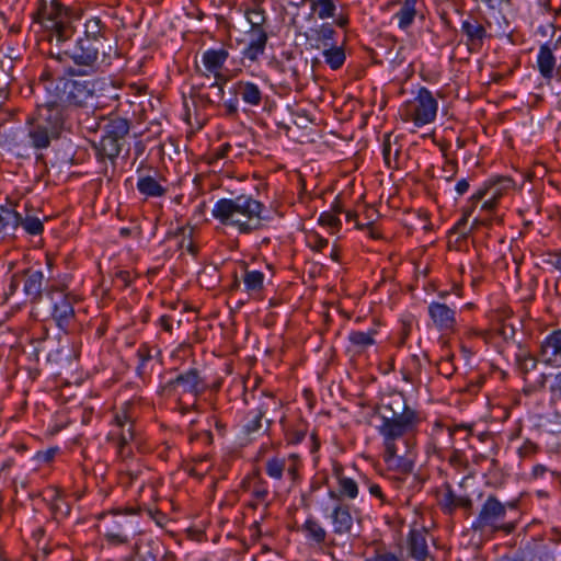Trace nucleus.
Wrapping results in <instances>:
<instances>
[{"instance_id":"obj_8","label":"nucleus","mask_w":561,"mask_h":561,"mask_svg":"<svg viewBox=\"0 0 561 561\" xmlns=\"http://www.w3.org/2000/svg\"><path fill=\"white\" fill-rule=\"evenodd\" d=\"M438 103L433 93L425 87H422L417 95L407 101L401 110V116L405 122H413L415 126L421 127L432 123L437 114Z\"/></svg>"},{"instance_id":"obj_1","label":"nucleus","mask_w":561,"mask_h":561,"mask_svg":"<svg viewBox=\"0 0 561 561\" xmlns=\"http://www.w3.org/2000/svg\"><path fill=\"white\" fill-rule=\"evenodd\" d=\"M375 414L380 419L377 426L382 437V459L390 470L402 474L413 471L414 462L408 455H399V442L405 448L410 446V438L414 435L423 421L421 411L410 407L403 393L388 396L375 408Z\"/></svg>"},{"instance_id":"obj_21","label":"nucleus","mask_w":561,"mask_h":561,"mask_svg":"<svg viewBox=\"0 0 561 561\" xmlns=\"http://www.w3.org/2000/svg\"><path fill=\"white\" fill-rule=\"evenodd\" d=\"M333 476L337 481V492L329 491V497L332 500H336L337 502L343 501L344 499L354 500L358 495V484L357 482L344 474V469L341 463L333 465Z\"/></svg>"},{"instance_id":"obj_31","label":"nucleus","mask_w":561,"mask_h":561,"mask_svg":"<svg viewBox=\"0 0 561 561\" xmlns=\"http://www.w3.org/2000/svg\"><path fill=\"white\" fill-rule=\"evenodd\" d=\"M106 24L99 16H92L84 23V34L80 39H88V43L94 44L101 48L106 42Z\"/></svg>"},{"instance_id":"obj_61","label":"nucleus","mask_w":561,"mask_h":561,"mask_svg":"<svg viewBox=\"0 0 561 561\" xmlns=\"http://www.w3.org/2000/svg\"><path fill=\"white\" fill-rule=\"evenodd\" d=\"M443 171L448 175L446 178L447 181H451L458 171V162L455 159L446 160Z\"/></svg>"},{"instance_id":"obj_55","label":"nucleus","mask_w":561,"mask_h":561,"mask_svg":"<svg viewBox=\"0 0 561 561\" xmlns=\"http://www.w3.org/2000/svg\"><path fill=\"white\" fill-rule=\"evenodd\" d=\"M134 276L130 271L119 270L114 275V283L122 288L128 287L133 283Z\"/></svg>"},{"instance_id":"obj_38","label":"nucleus","mask_w":561,"mask_h":561,"mask_svg":"<svg viewBox=\"0 0 561 561\" xmlns=\"http://www.w3.org/2000/svg\"><path fill=\"white\" fill-rule=\"evenodd\" d=\"M477 205H478L477 203H470L468 201L467 205L462 208V216H461V218L454 226L453 230L455 232L460 233L461 236L466 237L478 225H484V226L490 225V220L489 219L476 218L473 220V222H472V226L469 228V230L468 231L465 230L466 226H467V222H468V219L472 215V213L476 209Z\"/></svg>"},{"instance_id":"obj_23","label":"nucleus","mask_w":561,"mask_h":561,"mask_svg":"<svg viewBox=\"0 0 561 561\" xmlns=\"http://www.w3.org/2000/svg\"><path fill=\"white\" fill-rule=\"evenodd\" d=\"M409 557L415 561H426L430 557L427 530L424 527L411 528L407 537Z\"/></svg>"},{"instance_id":"obj_5","label":"nucleus","mask_w":561,"mask_h":561,"mask_svg":"<svg viewBox=\"0 0 561 561\" xmlns=\"http://www.w3.org/2000/svg\"><path fill=\"white\" fill-rule=\"evenodd\" d=\"M33 18L48 32L49 42L55 41L58 46L67 43L76 33L69 10L57 0H38Z\"/></svg>"},{"instance_id":"obj_36","label":"nucleus","mask_w":561,"mask_h":561,"mask_svg":"<svg viewBox=\"0 0 561 561\" xmlns=\"http://www.w3.org/2000/svg\"><path fill=\"white\" fill-rule=\"evenodd\" d=\"M137 190L145 197H162L167 194V187L151 175H140L137 181Z\"/></svg>"},{"instance_id":"obj_52","label":"nucleus","mask_w":561,"mask_h":561,"mask_svg":"<svg viewBox=\"0 0 561 561\" xmlns=\"http://www.w3.org/2000/svg\"><path fill=\"white\" fill-rule=\"evenodd\" d=\"M308 245L316 252H321L329 244L328 239L317 232L310 233L307 238Z\"/></svg>"},{"instance_id":"obj_20","label":"nucleus","mask_w":561,"mask_h":561,"mask_svg":"<svg viewBox=\"0 0 561 561\" xmlns=\"http://www.w3.org/2000/svg\"><path fill=\"white\" fill-rule=\"evenodd\" d=\"M540 358L547 366L561 368V329L553 330L543 339Z\"/></svg>"},{"instance_id":"obj_62","label":"nucleus","mask_w":561,"mask_h":561,"mask_svg":"<svg viewBox=\"0 0 561 561\" xmlns=\"http://www.w3.org/2000/svg\"><path fill=\"white\" fill-rule=\"evenodd\" d=\"M105 538L108 542L115 545L126 543L128 541L127 535L123 533L107 531L105 533Z\"/></svg>"},{"instance_id":"obj_29","label":"nucleus","mask_w":561,"mask_h":561,"mask_svg":"<svg viewBox=\"0 0 561 561\" xmlns=\"http://www.w3.org/2000/svg\"><path fill=\"white\" fill-rule=\"evenodd\" d=\"M58 136L59 135L57 133L37 119H34V122L31 124L27 134L31 146L36 150L48 148L50 146L51 139L57 138Z\"/></svg>"},{"instance_id":"obj_34","label":"nucleus","mask_w":561,"mask_h":561,"mask_svg":"<svg viewBox=\"0 0 561 561\" xmlns=\"http://www.w3.org/2000/svg\"><path fill=\"white\" fill-rule=\"evenodd\" d=\"M129 129V119L118 115H110L106 124L104 125V133L110 137L117 139L122 144H125Z\"/></svg>"},{"instance_id":"obj_58","label":"nucleus","mask_w":561,"mask_h":561,"mask_svg":"<svg viewBox=\"0 0 561 561\" xmlns=\"http://www.w3.org/2000/svg\"><path fill=\"white\" fill-rule=\"evenodd\" d=\"M21 284H22V272L12 274L10 277V283L8 285V289L4 293L5 298L8 299L9 296L14 295Z\"/></svg>"},{"instance_id":"obj_7","label":"nucleus","mask_w":561,"mask_h":561,"mask_svg":"<svg viewBox=\"0 0 561 561\" xmlns=\"http://www.w3.org/2000/svg\"><path fill=\"white\" fill-rule=\"evenodd\" d=\"M206 388L207 385L201 371L197 368H190L165 382L161 387V393L168 398H176L179 404H182L183 396H190L195 401ZM181 410L182 413H186L190 407L181 405Z\"/></svg>"},{"instance_id":"obj_50","label":"nucleus","mask_w":561,"mask_h":561,"mask_svg":"<svg viewBox=\"0 0 561 561\" xmlns=\"http://www.w3.org/2000/svg\"><path fill=\"white\" fill-rule=\"evenodd\" d=\"M437 370L445 378H450L456 371V366L454 365V355L442 358L437 363Z\"/></svg>"},{"instance_id":"obj_18","label":"nucleus","mask_w":561,"mask_h":561,"mask_svg":"<svg viewBox=\"0 0 561 561\" xmlns=\"http://www.w3.org/2000/svg\"><path fill=\"white\" fill-rule=\"evenodd\" d=\"M514 186V181L508 176H495L485 181L482 186L469 198L470 203L479 204L482 199L491 197L500 199Z\"/></svg>"},{"instance_id":"obj_57","label":"nucleus","mask_w":561,"mask_h":561,"mask_svg":"<svg viewBox=\"0 0 561 561\" xmlns=\"http://www.w3.org/2000/svg\"><path fill=\"white\" fill-rule=\"evenodd\" d=\"M490 10L502 11L513 7V0H480Z\"/></svg>"},{"instance_id":"obj_54","label":"nucleus","mask_w":561,"mask_h":561,"mask_svg":"<svg viewBox=\"0 0 561 561\" xmlns=\"http://www.w3.org/2000/svg\"><path fill=\"white\" fill-rule=\"evenodd\" d=\"M285 437L288 444L297 445L305 439L306 430L301 427L287 430L285 432Z\"/></svg>"},{"instance_id":"obj_40","label":"nucleus","mask_w":561,"mask_h":561,"mask_svg":"<svg viewBox=\"0 0 561 561\" xmlns=\"http://www.w3.org/2000/svg\"><path fill=\"white\" fill-rule=\"evenodd\" d=\"M376 334L377 330L375 329H371L367 332L352 331L348 335V341L356 348L357 352H364L368 347L376 344Z\"/></svg>"},{"instance_id":"obj_35","label":"nucleus","mask_w":561,"mask_h":561,"mask_svg":"<svg viewBox=\"0 0 561 561\" xmlns=\"http://www.w3.org/2000/svg\"><path fill=\"white\" fill-rule=\"evenodd\" d=\"M161 553V546L154 541L137 543L133 553L126 557L124 561H157Z\"/></svg>"},{"instance_id":"obj_22","label":"nucleus","mask_w":561,"mask_h":561,"mask_svg":"<svg viewBox=\"0 0 561 561\" xmlns=\"http://www.w3.org/2000/svg\"><path fill=\"white\" fill-rule=\"evenodd\" d=\"M44 274L42 271L27 268L22 271V285L23 293L32 304H37L45 300Z\"/></svg>"},{"instance_id":"obj_59","label":"nucleus","mask_w":561,"mask_h":561,"mask_svg":"<svg viewBox=\"0 0 561 561\" xmlns=\"http://www.w3.org/2000/svg\"><path fill=\"white\" fill-rule=\"evenodd\" d=\"M549 391L552 400H561V371L554 375Z\"/></svg>"},{"instance_id":"obj_13","label":"nucleus","mask_w":561,"mask_h":561,"mask_svg":"<svg viewBox=\"0 0 561 561\" xmlns=\"http://www.w3.org/2000/svg\"><path fill=\"white\" fill-rule=\"evenodd\" d=\"M485 24H489L485 19L473 14H467L461 20L460 32L470 53L480 51L489 37Z\"/></svg>"},{"instance_id":"obj_42","label":"nucleus","mask_w":561,"mask_h":561,"mask_svg":"<svg viewBox=\"0 0 561 561\" xmlns=\"http://www.w3.org/2000/svg\"><path fill=\"white\" fill-rule=\"evenodd\" d=\"M314 39L318 43L319 48L322 45L324 48L335 45L334 36L336 35L335 30L330 23H323L318 28L312 30Z\"/></svg>"},{"instance_id":"obj_49","label":"nucleus","mask_w":561,"mask_h":561,"mask_svg":"<svg viewBox=\"0 0 561 561\" xmlns=\"http://www.w3.org/2000/svg\"><path fill=\"white\" fill-rule=\"evenodd\" d=\"M245 18L250 24V28H262L264 27L266 15L265 11L261 8L248 9L245 11Z\"/></svg>"},{"instance_id":"obj_44","label":"nucleus","mask_w":561,"mask_h":561,"mask_svg":"<svg viewBox=\"0 0 561 561\" xmlns=\"http://www.w3.org/2000/svg\"><path fill=\"white\" fill-rule=\"evenodd\" d=\"M264 273L261 271H249L245 270L243 275V283L248 291H261L264 286Z\"/></svg>"},{"instance_id":"obj_47","label":"nucleus","mask_w":561,"mask_h":561,"mask_svg":"<svg viewBox=\"0 0 561 561\" xmlns=\"http://www.w3.org/2000/svg\"><path fill=\"white\" fill-rule=\"evenodd\" d=\"M364 561H403V558L401 553L392 552L386 546L378 545L374 550V554Z\"/></svg>"},{"instance_id":"obj_37","label":"nucleus","mask_w":561,"mask_h":561,"mask_svg":"<svg viewBox=\"0 0 561 561\" xmlns=\"http://www.w3.org/2000/svg\"><path fill=\"white\" fill-rule=\"evenodd\" d=\"M301 531L309 541L319 546L323 545L328 537L325 528L312 516L308 517L301 525Z\"/></svg>"},{"instance_id":"obj_43","label":"nucleus","mask_w":561,"mask_h":561,"mask_svg":"<svg viewBox=\"0 0 561 561\" xmlns=\"http://www.w3.org/2000/svg\"><path fill=\"white\" fill-rule=\"evenodd\" d=\"M50 511L55 519L67 517L70 514L71 507L61 496L59 490H54V494L50 500Z\"/></svg>"},{"instance_id":"obj_64","label":"nucleus","mask_w":561,"mask_h":561,"mask_svg":"<svg viewBox=\"0 0 561 561\" xmlns=\"http://www.w3.org/2000/svg\"><path fill=\"white\" fill-rule=\"evenodd\" d=\"M139 362L147 363L152 359L151 348L148 344H141L136 353Z\"/></svg>"},{"instance_id":"obj_53","label":"nucleus","mask_w":561,"mask_h":561,"mask_svg":"<svg viewBox=\"0 0 561 561\" xmlns=\"http://www.w3.org/2000/svg\"><path fill=\"white\" fill-rule=\"evenodd\" d=\"M517 360L519 369L524 375L528 374L537 367V359L530 354L518 356Z\"/></svg>"},{"instance_id":"obj_15","label":"nucleus","mask_w":561,"mask_h":561,"mask_svg":"<svg viewBox=\"0 0 561 561\" xmlns=\"http://www.w3.org/2000/svg\"><path fill=\"white\" fill-rule=\"evenodd\" d=\"M357 514L358 511L353 510L351 504L336 502L328 515L332 533L336 536H351L355 520L358 519Z\"/></svg>"},{"instance_id":"obj_51","label":"nucleus","mask_w":561,"mask_h":561,"mask_svg":"<svg viewBox=\"0 0 561 561\" xmlns=\"http://www.w3.org/2000/svg\"><path fill=\"white\" fill-rule=\"evenodd\" d=\"M539 450H540V447L536 443L531 442L530 439H526L523 443V445L518 448L517 454H518L519 458L526 459V458H531L537 453H539Z\"/></svg>"},{"instance_id":"obj_56","label":"nucleus","mask_w":561,"mask_h":561,"mask_svg":"<svg viewBox=\"0 0 561 561\" xmlns=\"http://www.w3.org/2000/svg\"><path fill=\"white\" fill-rule=\"evenodd\" d=\"M319 222L323 226H329L332 228H336V227L341 226L340 218L331 211L322 213L319 217Z\"/></svg>"},{"instance_id":"obj_60","label":"nucleus","mask_w":561,"mask_h":561,"mask_svg":"<svg viewBox=\"0 0 561 561\" xmlns=\"http://www.w3.org/2000/svg\"><path fill=\"white\" fill-rule=\"evenodd\" d=\"M552 470H550L547 466L545 465H541V463H537L531 469V472H530V479L533 480H538V479H541L543 478L546 474H549L550 476V472Z\"/></svg>"},{"instance_id":"obj_48","label":"nucleus","mask_w":561,"mask_h":561,"mask_svg":"<svg viewBox=\"0 0 561 561\" xmlns=\"http://www.w3.org/2000/svg\"><path fill=\"white\" fill-rule=\"evenodd\" d=\"M20 226L24 229V231L31 236L42 234L44 231V225L39 218L35 216H26L23 218L21 216Z\"/></svg>"},{"instance_id":"obj_25","label":"nucleus","mask_w":561,"mask_h":561,"mask_svg":"<svg viewBox=\"0 0 561 561\" xmlns=\"http://www.w3.org/2000/svg\"><path fill=\"white\" fill-rule=\"evenodd\" d=\"M249 43L243 49L242 55L244 58L256 61L260 56L265 51V47L268 41L267 32L264 27L262 28H250L248 32Z\"/></svg>"},{"instance_id":"obj_33","label":"nucleus","mask_w":561,"mask_h":561,"mask_svg":"<svg viewBox=\"0 0 561 561\" xmlns=\"http://www.w3.org/2000/svg\"><path fill=\"white\" fill-rule=\"evenodd\" d=\"M21 214L11 205H0V233L3 236H14L20 227Z\"/></svg>"},{"instance_id":"obj_2","label":"nucleus","mask_w":561,"mask_h":561,"mask_svg":"<svg viewBox=\"0 0 561 561\" xmlns=\"http://www.w3.org/2000/svg\"><path fill=\"white\" fill-rule=\"evenodd\" d=\"M101 49V47L88 43V39L78 38L72 49L49 51L45 60L46 72L50 76L69 75L70 77L94 75L102 70Z\"/></svg>"},{"instance_id":"obj_10","label":"nucleus","mask_w":561,"mask_h":561,"mask_svg":"<svg viewBox=\"0 0 561 561\" xmlns=\"http://www.w3.org/2000/svg\"><path fill=\"white\" fill-rule=\"evenodd\" d=\"M45 302L58 328L66 330L75 319L71 298L62 289L49 288L45 293Z\"/></svg>"},{"instance_id":"obj_63","label":"nucleus","mask_w":561,"mask_h":561,"mask_svg":"<svg viewBox=\"0 0 561 561\" xmlns=\"http://www.w3.org/2000/svg\"><path fill=\"white\" fill-rule=\"evenodd\" d=\"M465 462V454L459 449H454L449 456V463L454 467H462Z\"/></svg>"},{"instance_id":"obj_3","label":"nucleus","mask_w":561,"mask_h":561,"mask_svg":"<svg viewBox=\"0 0 561 561\" xmlns=\"http://www.w3.org/2000/svg\"><path fill=\"white\" fill-rule=\"evenodd\" d=\"M265 205L252 195L241 194L236 198H221L211 209V215L221 225L234 227L239 233L248 234L260 230L267 218L263 215Z\"/></svg>"},{"instance_id":"obj_46","label":"nucleus","mask_w":561,"mask_h":561,"mask_svg":"<svg viewBox=\"0 0 561 561\" xmlns=\"http://www.w3.org/2000/svg\"><path fill=\"white\" fill-rule=\"evenodd\" d=\"M390 137H391V135L387 134L383 138V142H382L383 161L388 168L397 169L398 168L397 162H398V158L400 156V148H396L393 150Z\"/></svg>"},{"instance_id":"obj_41","label":"nucleus","mask_w":561,"mask_h":561,"mask_svg":"<svg viewBox=\"0 0 561 561\" xmlns=\"http://www.w3.org/2000/svg\"><path fill=\"white\" fill-rule=\"evenodd\" d=\"M323 58L325 64L332 69H340L345 62V51L343 47L332 45L323 49Z\"/></svg>"},{"instance_id":"obj_28","label":"nucleus","mask_w":561,"mask_h":561,"mask_svg":"<svg viewBox=\"0 0 561 561\" xmlns=\"http://www.w3.org/2000/svg\"><path fill=\"white\" fill-rule=\"evenodd\" d=\"M232 90L249 106L257 107L262 104L263 91L254 82L239 80L234 82Z\"/></svg>"},{"instance_id":"obj_17","label":"nucleus","mask_w":561,"mask_h":561,"mask_svg":"<svg viewBox=\"0 0 561 561\" xmlns=\"http://www.w3.org/2000/svg\"><path fill=\"white\" fill-rule=\"evenodd\" d=\"M438 506L448 516H453L458 508H462L468 517L471 514L473 501L469 495H457L451 484L446 482L438 495Z\"/></svg>"},{"instance_id":"obj_6","label":"nucleus","mask_w":561,"mask_h":561,"mask_svg":"<svg viewBox=\"0 0 561 561\" xmlns=\"http://www.w3.org/2000/svg\"><path fill=\"white\" fill-rule=\"evenodd\" d=\"M506 506L497 499L495 494H489L482 503L480 511L472 522L471 529L473 531H504L511 534L515 530L514 523H506Z\"/></svg>"},{"instance_id":"obj_39","label":"nucleus","mask_w":561,"mask_h":561,"mask_svg":"<svg viewBox=\"0 0 561 561\" xmlns=\"http://www.w3.org/2000/svg\"><path fill=\"white\" fill-rule=\"evenodd\" d=\"M419 0H404L400 10L394 14V19L398 20L400 28H408L414 21L415 15L419 12L417 9Z\"/></svg>"},{"instance_id":"obj_9","label":"nucleus","mask_w":561,"mask_h":561,"mask_svg":"<svg viewBox=\"0 0 561 561\" xmlns=\"http://www.w3.org/2000/svg\"><path fill=\"white\" fill-rule=\"evenodd\" d=\"M70 110L55 98V94L46 92V99L37 104L36 118L48 128L59 135L64 128L66 119L69 117Z\"/></svg>"},{"instance_id":"obj_12","label":"nucleus","mask_w":561,"mask_h":561,"mask_svg":"<svg viewBox=\"0 0 561 561\" xmlns=\"http://www.w3.org/2000/svg\"><path fill=\"white\" fill-rule=\"evenodd\" d=\"M240 489L251 497L247 504L249 508L256 510L260 505H264L265 510L268 508L270 488L260 470L256 469L247 474L241 481Z\"/></svg>"},{"instance_id":"obj_14","label":"nucleus","mask_w":561,"mask_h":561,"mask_svg":"<svg viewBox=\"0 0 561 561\" xmlns=\"http://www.w3.org/2000/svg\"><path fill=\"white\" fill-rule=\"evenodd\" d=\"M137 405L131 401L124 402L114 416V423L121 428L118 437V455L125 457L129 453L126 451L127 444L134 439V422L136 419Z\"/></svg>"},{"instance_id":"obj_45","label":"nucleus","mask_w":561,"mask_h":561,"mask_svg":"<svg viewBox=\"0 0 561 561\" xmlns=\"http://www.w3.org/2000/svg\"><path fill=\"white\" fill-rule=\"evenodd\" d=\"M311 10L319 19L325 20L335 15L336 5L333 0H312Z\"/></svg>"},{"instance_id":"obj_24","label":"nucleus","mask_w":561,"mask_h":561,"mask_svg":"<svg viewBox=\"0 0 561 561\" xmlns=\"http://www.w3.org/2000/svg\"><path fill=\"white\" fill-rule=\"evenodd\" d=\"M428 314L435 327L439 330H454L456 327V312L446 304L433 301L428 306Z\"/></svg>"},{"instance_id":"obj_4","label":"nucleus","mask_w":561,"mask_h":561,"mask_svg":"<svg viewBox=\"0 0 561 561\" xmlns=\"http://www.w3.org/2000/svg\"><path fill=\"white\" fill-rule=\"evenodd\" d=\"M69 75L50 76L46 72V64L38 77L47 93L55 94V98L64 103L69 110L71 107H84L88 101L101 90L115 91L106 79L76 80Z\"/></svg>"},{"instance_id":"obj_19","label":"nucleus","mask_w":561,"mask_h":561,"mask_svg":"<svg viewBox=\"0 0 561 561\" xmlns=\"http://www.w3.org/2000/svg\"><path fill=\"white\" fill-rule=\"evenodd\" d=\"M561 47V36L553 43H546L539 47L537 56V68L540 76L550 81L559 72L557 68V58L553 50Z\"/></svg>"},{"instance_id":"obj_26","label":"nucleus","mask_w":561,"mask_h":561,"mask_svg":"<svg viewBox=\"0 0 561 561\" xmlns=\"http://www.w3.org/2000/svg\"><path fill=\"white\" fill-rule=\"evenodd\" d=\"M205 85L197 84L192 85L190 90V98L195 107L207 108L208 106H213L216 104V99L221 100L225 93L224 84L215 81L210 83L209 88L215 89V98H213L209 93L204 91Z\"/></svg>"},{"instance_id":"obj_16","label":"nucleus","mask_w":561,"mask_h":561,"mask_svg":"<svg viewBox=\"0 0 561 561\" xmlns=\"http://www.w3.org/2000/svg\"><path fill=\"white\" fill-rule=\"evenodd\" d=\"M300 457L290 454L288 457H272L265 462L266 474L274 480H282L286 472L293 484L299 480Z\"/></svg>"},{"instance_id":"obj_27","label":"nucleus","mask_w":561,"mask_h":561,"mask_svg":"<svg viewBox=\"0 0 561 561\" xmlns=\"http://www.w3.org/2000/svg\"><path fill=\"white\" fill-rule=\"evenodd\" d=\"M148 471L141 465H128L119 470L118 481L124 488L137 486L142 490L147 482Z\"/></svg>"},{"instance_id":"obj_11","label":"nucleus","mask_w":561,"mask_h":561,"mask_svg":"<svg viewBox=\"0 0 561 561\" xmlns=\"http://www.w3.org/2000/svg\"><path fill=\"white\" fill-rule=\"evenodd\" d=\"M283 401L276 398L273 393L263 391L255 410L249 411L243 424V433L251 435L262 427V420L267 415L276 414L280 411Z\"/></svg>"},{"instance_id":"obj_30","label":"nucleus","mask_w":561,"mask_h":561,"mask_svg":"<svg viewBox=\"0 0 561 561\" xmlns=\"http://www.w3.org/2000/svg\"><path fill=\"white\" fill-rule=\"evenodd\" d=\"M123 146L124 144L104 133L99 144L94 146L96 158L100 161L110 160L112 165L115 167L116 159L121 154Z\"/></svg>"},{"instance_id":"obj_32","label":"nucleus","mask_w":561,"mask_h":561,"mask_svg":"<svg viewBox=\"0 0 561 561\" xmlns=\"http://www.w3.org/2000/svg\"><path fill=\"white\" fill-rule=\"evenodd\" d=\"M228 50L224 48L208 49L204 51L202 56V61L208 72L213 73L216 79H221L222 75L220 73V70L222 69L226 60L228 59Z\"/></svg>"}]
</instances>
